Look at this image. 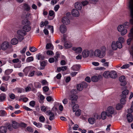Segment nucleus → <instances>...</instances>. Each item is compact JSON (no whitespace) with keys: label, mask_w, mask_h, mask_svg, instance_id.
<instances>
[{"label":"nucleus","mask_w":133,"mask_h":133,"mask_svg":"<svg viewBox=\"0 0 133 133\" xmlns=\"http://www.w3.org/2000/svg\"><path fill=\"white\" fill-rule=\"evenodd\" d=\"M29 50L32 52H34L36 51L37 50L36 48L35 47L33 46V47H30L29 48Z\"/></svg>","instance_id":"8fccbe9b"},{"label":"nucleus","mask_w":133,"mask_h":133,"mask_svg":"<svg viewBox=\"0 0 133 133\" xmlns=\"http://www.w3.org/2000/svg\"><path fill=\"white\" fill-rule=\"evenodd\" d=\"M60 54L58 52H57L56 53V55L55 56V61H57V59L58 57H59Z\"/></svg>","instance_id":"5fc2aeb1"},{"label":"nucleus","mask_w":133,"mask_h":133,"mask_svg":"<svg viewBox=\"0 0 133 133\" xmlns=\"http://www.w3.org/2000/svg\"><path fill=\"white\" fill-rule=\"evenodd\" d=\"M122 43L119 42L118 41H116V44H117L118 48L119 49L121 48L122 46Z\"/></svg>","instance_id":"09e8293b"},{"label":"nucleus","mask_w":133,"mask_h":133,"mask_svg":"<svg viewBox=\"0 0 133 133\" xmlns=\"http://www.w3.org/2000/svg\"><path fill=\"white\" fill-rule=\"evenodd\" d=\"M34 58L32 56H31L28 57L26 59V62H30L33 61Z\"/></svg>","instance_id":"49530a36"},{"label":"nucleus","mask_w":133,"mask_h":133,"mask_svg":"<svg viewBox=\"0 0 133 133\" xmlns=\"http://www.w3.org/2000/svg\"><path fill=\"white\" fill-rule=\"evenodd\" d=\"M41 83L43 85H48V83L45 80H42Z\"/></svg>","instance_id":"603ef678"},{"label":"nucleus","mask_w":133,"mask_h":133,"mask_svg":"<svg viewBox=\"0 0 133 133\" xmlns=\"http://www.w3.org/2000/svg\"><path fill=\"white\" fill-rule=\"evenodd\" d=\"M39 122L42 123H44L45 121V118L44 116H40L39 118Z\"/></svg>","instance_id":"79ce46f5"},{"label":"nucleus","mask_w":133,"mask_h":133,"mask_svg":"<svg viewBox=\"0 0 133 133\" xmlns=\"http://www.w3.org/2000/svg\"><path fill=\"white\" fill-rule=\"evenodd\" d=\"M129 92V91L127 89L125 90L122 92V94L121 95V97H126V95H128Z\"/></svg>","instance_id":"aec40b11"},{"label":"nucleus","mask_w":133,"mask_h":133,"mask_svg":"<svg viewBox=\"0 0 133 133\" xmlns=\"http://www.w3.org/2000/svg\"><path fill=\"white\" fill-rule=\"evenodd\" d=\"M67 30L66 26L62 24L60 25V30L62 33H65Z\"/></svg>","instance_id":"4468645a"},{"label":"nucleus","mask_w":133,"mask_h":133,"mask_svg":"<svg viewBox=\"0 0 133 133\" xmlns=\"http://www.w3.org/2000/svg\"><path fill=\"white\" fill-rule=\"evenodd\" d=\"M77 89L78 91H82L83 89L82 86L81 84H79L77 85Z\"/></svg>","instance_id":"37998d69"},{"label":"nucleus","mask_w":133,"mask_h":133,"mask_svg":"<svg viewBox=\"0 0 133 133\" xmlns=\"http://www.w3.org/2000/svg\"><path fill=\"white\" fill-rule=\"evenodd\" d=\"M72 14L74 16L78 17L79 15V11L76 9H73L72 11Z\"/></svg>","instance_id":"2eb2a0df"},{"label":"nucleus","mask_w":133,"mask_h":133,"mask_svg":"<svg viewBox=\"0 0 133 133\" xmlns=\"http://www.w3.org/2000/svg\"><path fill=\"white\" fill-rule=\"evenodd\" d=\"M23 8L24 9L27 11H29L30 8V6L27 4L26 3L24 4Z\"/></svg>","instance_id":"c9c22d12"},{"label":"nucleus","mask_w":133,"mask_h":133,"mask_svg":"<svg viewBox=\"0 0 133 133\" xmlns=\"http://www.w3.org/2000/svg\"><path fill=\"white\" fill-rule=\"evenodd\" d=\"M32 67L31 66H28L25 67L23 70V71L24 73L25 76H27L28 73L31 70Z\"/></svg>","instance_id":"9b49d317"},{"label":"nucleus","mask_w":133,"mask_h":133,"mask_svg":"<svg viewBox=\"0 0 133 133\" xmlns=\"http://www.w3.org/2000/svg\"><path fill=\"white\" fill-rule=\"evenodd\" d=\"M128 113L127 116V118L129 122H131L133 120V116L131 113Z\"/></svg>","instance_id":"ddd939ff"},{"label":"nucleus","mask_w":133,"mask_h":133,"mask_svg":"<svg viewBox=\"0 0 133 133\" xmlns=\"http://www.w3.org/2000/svg\"><path fill=\"white\" fill-rule=\"evenodd\" d=\"M71 44L67 42H65L64 44V46L65 48H69L71 46Z\"/></svg>","instance_id":"7c9ffc66"},{"label":"nucleus","mask_w":133,"mask_h":133,"mask_svg":"<svg viewBox=\"0 0 133 133\" xmlns=\"http://www.w3.org/2000/svg\"><path fill=\"white\" fill-rule=\"evenodd\" d=\"M6 98V95L4 94L0 95V102H2L5 101Z\"/></svg>","instance_id":"393cba45"},{"label":"nucleus","mask_w":133,"mask_h":133,"mask_svg":"<svg viewBox=\"0 0 133 133\" xmlns=\"http://www.w3.org/2000/svg\"><path fill=\"white\" fill-rule=\"evenodd\" d=\"M91 81L93 82H96L98 81V78L97 76H93L91 78Z\"/></svg>","instance_id":"473e14b6"},{"label":"nucleus","mask_w":133,"mask_h":133,"mask_svg":"<svg viewBox=\"0 0 133 133\" xmlns=\"http://www.w3.org/2000/svg\"><path fill=\"white\" fill-rule=\"evenodd\" d=\"M133 112V105H131V108L128 109V113H132Z\"/></svg>","instance_id":"338daca9"},{"label":"nucleus","mask_w":133,"mask_h":133,"mask_svg":"<svg viewBox=\"0 0 133 133\" xmlns=\"http://www.w3.org/2000/svg\"><path fill=\"white\" fill-rule=\"evenodd\" d=\"M11 42L12 44L15 45L18 43V41L17 38H14L11 39Z\"/></svg>","instance_id":"bb28decb"},{"label":"nucleus","mask_w":133,"mask_h":133,"mask_svg":"<svg viewBox=\"0 0 133 133\" xmlns=\"http://www.w3.org/2000/svg\"><path fill=\"white\" fill-rule=\"evenodd\" d=\"M22 24L23 25H30V22L27 18H25L22 21Z\"/></svg>","instance_id":"4be33fe9"},{"label":"nucleus","mask_w":133,"mask_h":133,"mask_svg":"<svg viewBox=\"0 0 133 133\" xmlns=\"http://www.w3.org/2000/svg\"><path fill=\"white\" fill-rule=\"evenodd\" d=\"M81 110L79 109L76 111L75 114L77 116H79L81 114Z\"/></svg>","instance_id":"de8ad7c7"},{"label":"nucleus","mask_w":133,"mask_h":133,"mask_svg":"<svg viewBox=\"0 0 133 133\" xmlns=\"http://www.w3.org/2000/svg\"><path fill=\"white\" fill-rule=\"evenodd\" d=\"M35 87L36 88H40L41 87L40 83L39 82H35L34 83Z\"/></svg>","instance_id":"a18cd8bd"},{"label":"nucleus","mask_w":133,"mask_h":133,"mask_svg":"<svg viewBox=\"0 0 133 133\" xmlns=\"http://www.w3.org/2000/svg\"><path fill=\"white\" fill-rule=\"evenodd\" d=\"M10 78V76L8 75H5L3 76L2 79L3 81H8Z\"/></svg>","instance_id":"ea45409f"},{"label":"nucleus","mask_w":133,"mask_h":133,"mask_svg":"<svg viewBox=\"0 0 133 133\" xmlns=\"http://www.w3.org/2000/svg\"><path fill=\"white\" fill-rule=\"evenodd\" d=\"M130 12L131 16L132 18V19L130 20V23L133 24V0H130L129 2V6Z\"/></svg>","instance_id":"7ed1b4c3"},{"label":"nucleus","mask_w":133,"mask_h":133,"mask_svg":"<svg viewBox=\"0 0 133 133\" xmlns=\"http://www.w3.org/2000/svg\"><path fill=\"white\" fill-rule=\"evenodd\" d=\"M43 91L45 92H47L49 90V88L47 86H44L43 88Z\"/></svg>","instance_id":"bf43d9fd"},{"label":"nucleus","mask_w":133,"mask_h":133,"mask_svg":"<svg viewBox=\"0 0 133 133\" xmlns=\"http://www.w3.org/2000/svg\"><path fill=\"white\" fill-rule=\"evenodd\" d=\"M88 121L91 124H93L95 122V118H90L88 119Z\"/></svg>","instance_id":"f704fd0d"},{"label":"nucleus","mask_w":133,"mask_h":133,"mask_svg":"<svg viewBox=\"0 0 133 133\" xmlns=\"http://www.w3.org/2000/svg\"><path fill=\"white\" fill-rule=\"evenodd\" d=\"M6 115L7 113L5 110H0V116H5Z\"/></svg>","instance_id":"72a5a7b5"},{"label":"nucleus","mask_w":133,"mask_h":133,"mask_svg":"<svg viewBox=\"0 0 133 133\" xmlns=\"http://www.w3.org/2000/svg\"><path fill=\"white\" fill-rule=\"evenodd\" d=\"M106 51V47L102 46L100 48L95 50L94 52V56L100 58H103L105 55Z\"/></svg>","instance_id":"f257e3e1"},{"label":"nucleus","mask_w":133,"mask_h":133,"mask_svg":"<svg viewBox=\"0 0 133 133\" xmlns=\"http://www.w3.org/2000/svg\"><path fill=\"white\" fill-rule=\"evenodd\" d=\"M79 108V105L77 104H75L73 106L72 108V110L73 112H75L76 109H78Z\"/></svg>","instance_id":"c03bdc74"},{"label":"nucleus","mask_w":133,"mask_h":133,"mask_svg":"<svg viewBox=\"0 0 133 133\" xmlns=\"http://www.w3.org/2000/svg\"><path fill=\"white\" fill-rule=\"evenodd\" d=\"M52 44L50 43H47L46 46V49L51 48Z\"/></svg>","instance_id":"6e6d98bb"},{"label":"nucleus","mask_w":133,"mask_h":133,"mask_svg":"<svg viewBox=\"0 0 133 133\" xmlns=\"http://www.w3.org/2000/svg\"><path fill=\"white\" fill-rule=\"evenodd\" d=\"M118 42L123 43L124 41V38L122 37H120L118 38Z\"/></svg>","instance_id":"4d7b16f0"},{"label":"nucleus","mask_w":133,"mask_h":133,"mask_svg":"<svg viewBox=\"0 0 133 133\" xmlns=\"http://www.w3.org/2000/svg\"><path fill=\"white\" fill-rule=\"evenodd\" d=\"M129 23L127 22H125L124 24V26L126 28H128L129 26Z\"/></svg>","instance_id":"774afa93"},{"label":"nucleus","mask_w":133,"mask_h":133,"mask_svg":"<svg viewBox=\"0 0 133 133\" xmlns=\"http://www.w3.org/2000/svg\"><path fill=\"white\" fill-rule=\"evenodd\" d=\"M107 116L108 117L110 116L112 117V115L116 114V112L115 111L114 109L112 107L110 106L108 108L106 111Z\"/></svg>","instance_id":"20e7f679"},{"label":"nucleus","mask_w":133,"mask_h":133,"mask_svg":"<svg viewBox=\"0 0 133 133\" xmlns=\"http://www.w3.org/2000/svg\"><path fill=\"white\" fill-rule=\"evenodd\" d=\"M93 51L92 50H84L82 52V56L83 58H86L89 56L90 53L91 54V53L93 54Z\"/></svg>","instance_id":"423d86ee"},{"label":"nucleus","mask_w":133,"mask_h":133,"mask_svg":"<svg viewBox=\"0 0 133 133\" xmlns=\"http://www.w3.org/2000/svg\"><path fill=\"white\" fill-rule=\"evenodd\" d=\"M129 37H131L133 39V28H132L130 30V32L128 35Z\"/></svg>","instance_id":"864d4df0"},{"label":"nucleus","mask_w":133,"mask_h":133,"mask_svg":"<svg viewBox=\"0 0 133 133\" xmlns=\"http://www.w3.org/2000/svg\"><path fill=\"white\" fill-rule=\"evenodd\" d=\"M17 89L18 93H21L24 92V89L23 88H18Z\"/></svg>","instance_id":"3c124183"},{"label":"nucleus","mask_w":133,"mask_h":133,"mask_svg":"<svg viewBox=\"0 0 133 133\" xmlns=\"http://www.w3.org/2000/svg\"><path fill=\"white\" fill-rule=\"evenodd\" d=\"M7 131L6 127L4 126H2L0 127V132L2 133H5Z\"/></svg>","instance_id":"412c9836"},{"label":"nucleus","mask_w":133,"mask_h":133,"mask_svg":"<svg viewBox=\"0 0 133 133\" xmlns=\"http://www.w3.org/2000/svg\"><path fill=\"white\" fill-rule=\"evenodd\" d=\"M2 49L5 50L8 49L9 46V43L7 42H4L1 44Z\"/></svg>","instance_id":"6e6552de"},{"label":"nucleus","mask_w":133,"mask_h":133,"mask_svg":"<svg viewBox=\"0 0 133 133\" xmlns=\"http://www.w3.org/2000/svg\"><path fill=\"white\" fill-rule=\"evenodd\" d=\"M35 72V71H30L28 75V76L29 77H32L34 76V73Z\"/></svg>","instance_id":"0e129e2a"},{"label":"nucleus","mask_w":133,"mask_h":133,"mask_svg":"<svg viewBox=\"0 0 133 133\" xmlns=\"http://www.w3.org/2000/svg\"><path fill=\"white\" fill-rule=\"evenodd\" d=\"M121 98L120 100V101L121 103L122 104H125L126 100L125 99L126 97H121Z\"/></svg>","instance_id":"4c0bfd02"},{"label":"nucleus","mask_w":133,"mask_h":133,"mask_svg":"<svg viewBox=\"0 0 133 133\" xmlns=\"http://www.w3.org/2000/svg\"><path fill=\"white\" fill-rule=\"evenodd\" d=\"M117 77V74L115 71H112L110 72V77L112 78H116Z\"/></svg>","instance_id":"6ab92c4d"},{"label":"nucleus","mask_w":133,"mask_h":133,"mask_svg":"<svg viewBox=\"0 0 133 133\" xmlns=\"http://www.w3.org/2000/svg\"><path fill=\"white\" fill-rule=\"evenodd\" d=\"M111 47L112 49L114 50H115L117 49L118 47L116 44V42L115 41H113L112 42Z\"/></svg>","instance_id":"5701e85b"},{"label":"nucleus","mask_w":133,"mask_h":133,"mask_svg":"<svg viewBox=\"0 0 133 133\" xmlns=\"http://www.w3.org/2000/svg\"><path fill=\"white\" fill-rule=\"evenodd\" d=\"M82 86V87H83V88H86L88 86V85L87 83L85 82H83L82 83V84H81Z\"/></svg>","instance_id":"69168bd1"},{"label":"nucleus","mask_w":133,"mask_h":133,"mask_svg":"<svg viewBox=\"0 0 133 133\" xmlns=\"http://www.w3.org/2000/svg\"><path fill=\"white\" fill-rule=\"evenodd\" d=\"M71 68L73 70H78L79 69V65H74Z\"/></svg>","instance_id":"cd10ccee"},{"label":"nucleus","mask_w":133,"mask_h":133,"mask_svg":"<svg viewBox=\"0 0 133 133\" xmlns=\"http://www.w3.org/2000/svg\"><path fill=\"white\" fill-rule=\"evenodd\" d=\"M75 7L77 9L81 10L82 8V4L80 3L76 2L75 4Z\"/></svg>","instance_id":"a211bd4d"},{"label":"nucleus","mask_w":133,"mask_h":133,"mask_svg":"<svg viewBox=\"0 0 133 133\" xmlns=\"http://www.w3.org/2000/svg\"><path fill=\"white\" fill-rule=\"evenodd\" d=\"M4 85H5V84H2L1 86L0 89L1 91L5 92L7 90V88L4 87Z\"/></svg>","instance_id":"58836bf2"},{"label":"nucleus","mask_w":133,"mask_h":133,"mask_svg":"<svg viewBox=\"0 0 133 133\" xmlns=\"http://www.w3.org/2000/svg\"><path fill=\"white\" fill-rule=\"evenodd\" d=\"M55 15V13L54 11L51 10L49 12V15L51 16H53Z\"/></svg>","instance_id":"13d9d810"},{"label":"nucleus","mask_w":133,"mask_h":133,"mask_svg":"<svg viewBox=\"0 0 133 133\" xmlns=\"http://www.w3.org/2000/svg\"><path fill=\"white\" fill-rule=\"evenodd\" d=\"M12 69L6 70L5 71V73L6 74L8 75L10 74L12 71Z\"/></svg>","instance_id":"052dcab7"},{"label":"nucleus","mask_w":133,"mask_h":133,"mask_svg":"<svg viewBox=\"0 0 133 133\" xmlns=\"http://www.w3.org/2000/svg\"><path fill=\"white\" fill-rule=\"evenodd\" d=\"M41 67L40 68V69H44L45 66L46 65L47 62L46 61H42L40 62Z\"/></svg>","instance_id":"b1692460"},{"label":"nucleus","mask_w":133,"mask_h":133,"mask_svg":"<svg viewBox=\"0 0 133 133\" xmlns=\"http://www.w3.org/2000/svg\"><path fill=\"white\" fill-rule=\"evenodd\" d=\"M123 105L120 103H118L117 104L116 108L118 110H121L123 108Z\"/></svg>","instance_id":"a19ab883"},{"label":"nucleus","mask_w":133,"mask_h":133,"mask_svg":"<svg viewBox=\"0 0 133 133\" xmlns=\"http://www.w3.org/2000/svg\"><path fill=\"white\" fill-rule=\"evenodd\" d=\"M119 80L121 82V85L122 86H124L127 84L126 82V79L124 76H122L119 78Z\"/></svg>","instance_id":"1a4fd4ad"},{"label":"nucleus","mask_w":133,"mask_h":133,"mask_svg":"<svg viewBox=\"0 0 133 133\" xmlns=\"http://www.w3.org/2000/svg\"><path fill=\"white\" fill-rule=\"evenodd\" d=\"M23 29L26 32L30 31L31 30V27L30 25H25L23 26Z\"/></svg>","instance_id":"f3484780"},{"label":"nucleus","mask_w":133,"mask_h":133,"mask_svg":"<svg viewBox=\"0 0 133 133\" xmlns=\"http://www.w3.org/2000/svg\"><path fill=\"white\" fill-rule=\"evenodd\" d=\"M34 125H35L37 127L39 128H41L42 126V124L40 123H37L36 121H34L33 122Z\"/></svg>","instance_id":"c756f323"},{"label":"nucleus","mask_w":133,"mask_h":133,"mask_svg":"<svg viewBox=\"0 0 133 133\" xmlns=\"http://www.w3.org/2000/svg\"><path fill=\"white\" fill-rule=\"evenodd\" d=\"M36 57L37 59L39 60H43L44 58V56L40 54H39L37 55Z\"/></svg>","instance_id":"2f4dec72"},{"label":"nucleus","mask_w":133,"mask_h":133,"mask_svg":"<svg viewBox=\"0 0 133 133\" xmlns=\"http://www.w3.org/2000/svg\"><path fill=\"white\" fill-rule=\"evenodd\" d=\"M26 130L28 131L29 132H32L33 131V130L32 128L29 126L27 127Z\"/></svg>","instance_id":"680f3d73"},{"label":"nucleus","mask_w":133,"mask_h":133,"mask_svg":"<svg viewBox=\"0 0 133 133\" xmlns=\"http://www.w3.org/2000/svg\"><path fill=\"white\" fill-rule=\"evenodd\" d=\"M62 21L63 23L65 25L69 24L70 22L69 19L66 17H63L62 19Z\"/></svg>","instance_id":"f8f14e48"},{"label":"nucleus","mask_w":133,"mask_h":133,"mask_svg":"<svg viewBox=\"0 0 133 133\" xmlns=\"http://www.w3.org/2000/svg\"><path fill=\"white\" fill-rule=\"evenodd\" d=\"M17 33L18 35L17 37L19 41L20 42L24 39V36L26 34V33L23 29L18 30Z\"/></svg>","instance_id":"f03ea898"},{"label":"nucleus","mask_w":133,"mask_h":133,"mask_svg":"<svg viewBox=\"0 0 133 133\" xmlns=\"http://www.w3.org/2000/svg\"><path fill=\"white\" fill-rule=\"evenodd\" d=\"M46 114L48 115H50L49 119L50 121L53 120L55 118V115L54 113L51 111L48 110L46 112Z\"/></svg>","instance_id":"9d476101"},{"label":"nucleus","mask_w":133,"mask_h":133,"mask_svg":"<svg viewBox=\"0 0 133 133\" xmlns=\"http://www.w3.org/2000/svg\"><path fill=\"white\" fill-rule=\"evenodd\" d=\"M72 49L73 50L75 51V52L78 54L80 53L82 51V49L81 47H73L72 48Z\"/></svg>","instance_id":"dca6fc26"},{"label":"nucleus","mask_w":133,"mask_h":133,"mask_svg":"<svg viewBox=\"0 0 133 133\" xmlns=\"http://www.w3.org/2000/svg\"><path fill=\"white\" fill-rule=\"evenodd\" d=\"M94 117L96 119H100L101 118L100 116L97 114L94 115Z\"/></svg>","instance_id":"e2e57ef3"},{"label":"nucleus","mask_w":133,"mask_h":133,"mask_svg":"<svg viewBox=\"0 0 133 133\" xmlns=\"http://www.w3.org/2000/svg\"><path fill=\"white\" fill-rule=\"evenodd\" d=\"M118 31L121 32L122 35H124L127 32V30L126 29H124V26L122 25H120L118 26L117 28Z\"/></svg>","instance_id":"39448f33"},{"label":"nucleus","mask_w":133,"mask_h":133,"mask_svg":"<svg viewBox=\"0 0 133 133\" xmlns=\"http://www.w3.org/2000/svg\"><path fill=\"white\" fill-rule=\"evenodd\" d=\"M110 72L109 71H106L104 72L103 76L105 78H107L110 77Z\"/></svg>","instance_id":"c85d7f7f"},{"label":"nucleus","mask_w":133,"mask_h":133,"mask_svg":"<svg viewBox=\"0 0 133 133\" xmlns=\"http://www.w3.org/2000/svg\"><path fill=\"white\" fill-rule=\"evenodd\" d=\"M78 98V96L75 95H72L69 96V99L71 101L72 103L73 104H75Z\"/></svg>","instance_id":"0eeeda50"},{"label":"nucleus","mask_w":133,"mask_h":133,"mask_svg":"<svg viewBox=\"0 0 133 133\" xmlns=\"http://www.w3.org/2000/svg\"><path fill=\"white\" fill-rule=\"evenodd\" d=\"M107 114L106 112L103 111L102 112L101 114V117L102 119L104 120L105 119L106 117Z\"/></svg>","instance_id":"e433bc0d"},{"label":"nucleus","mask_w":133,"mask_h":133,"mask_svg":"<svg viewBox=\"0 0 133 133\" xmlns=\"http://www.w3.org/2000/svg\"><path fill=\"white\" fill-rule=\"evenodd\" d=\"M12 127L15 129L17 128L19 126L18 123L15 121H12Z\"/></svg>","instance_id":"a878e982"}]
</instances>
